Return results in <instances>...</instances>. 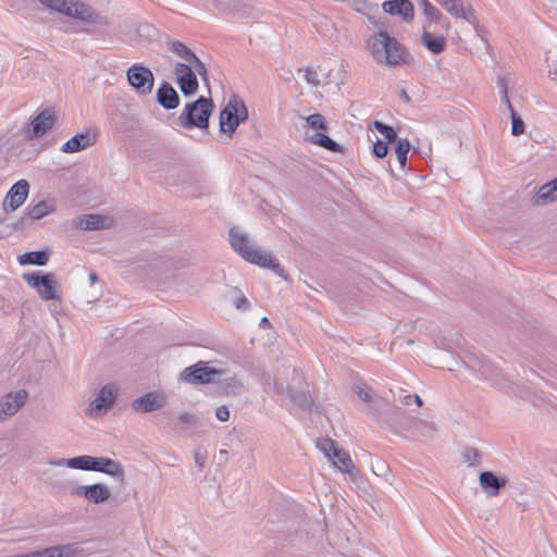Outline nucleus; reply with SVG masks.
I'll return each instance as SVG.
<instances>
[{
	"label": "nucleus",
	"instance_id": "nucleus-1",
	"mask_svg": "<svg viewBox=\"0 0 557 557\" xmlns=\"http://www.w3.org/2000/svg\"><path fill=\"white\" fill-rule=\"evenodd\" d=\"M367 48L379 64L391 67L406 63L409 58L407 49L385 30L371 36L367 41Z\"/></svg>",
	"mask_w": 557,
	"mask_h": 557
},
{
	"label": "nucleus",
	"instance_id": "nucleus-2",
	"mask_svg": "<svg viewBox=\"0 0 557 557\" xmlns=\"http://www.w3.org/2000/svg\"><path fill=\"white\" fill-rule=\"evenodd\" d=\"M228 235L232 248L246 261L277 271L280 268L277 260L270 252L256 247L247 234L232 227Z\"/></svg>",
	"mask_w": 557,
	"mask_h": 557
},
{
	"label": "nucleus",
	"instance_id": "nucleus-3",
	"mask_svg": "<svg viewBox=\"0 0 557 557\" xmlns=\"http://www.w3.org/2000/svg\"><path fill=\"white\" fill-rule=\"evenodd\" d=\"M214 109L210 98L200 96L196 101L187 103L178 117L180 125L186 129L208 128L209 117Z\"/></svg>",
	"mask_w": 557,
	"mask_h": 557
},
{
	"label": "nucleus",
	"instance_id": "nucleus-4",
	"mask_svg": "<svg viewBox=\"0 0 557 557\" xmlns=\"http://www.w3.org/2000/svg\"><path fill=\"white\" fill-rule=\"evenodd\" d=\"M45 10L54 11L69 20L107 25V20L97 14L87 2H40Z\"/></svg>",
	"mask_w": 557,
	"mask_h": 557
},
{
	"label": "nucleus",
	"instance_id": "nucleus-5",
	"mask_svg": "<svg viewBox=\"0 0 557 557\" xmlns=\"http://www.w3.org/2000/svg\"><path fill=\"white\" fill-rule=\"evenodd\" d=\"M317 448L336 467L339 471L348 474L350 479L356 480L359 475L350 455L339 448L335 441L331 438H320L317 441Z\"/></svg>",
	"mask_w": 557,
	"mask_h": 557
},
{
	"label": "nucleus",
	"instance_id": "nucleus-6",
	"mask_svg": "<svg viewBox=\"0 0 557 557\" xmlns=\"http://www.w3.org/2000/svg\"><path fill=\"white\" fill-rule=\"evenodd\" d=\"M247 119L248 110L245 102L238 96L233 95L220 112V131L231 137L238 125Z\"/></svg>",
	"mask_w": 557,
	"mask_h": 557
},
{
	"label": "nucleus",
	"instance_id": "nucleus-7",
	"mask_svg": "<svg viewBox=\"0 0 557 557\" xmlns=\"http://www.w3.org/2000/svg\"><path fill=\"white\" fill-rule=\"evenodd\" d=\"M470 369L482 380L500 391H509L512 384L509 377L503 374L502 370L493 362L484 358H475L470 361Z\"/></svg>",
	"mask_w": 557,
	"mask_h": 557
},
{
	"label": "nucleus",
	"instance_id": "nucleus-8",
	"mask_svg": "<svg viewBox=\"0 0 557 557\" xmlns=\"http://www.w3.org/2000/svg\"><path fill=\"white\" fill-rule=\"evenodd\" d=\"M264 392L268 394L287 395L293 403L301 408H309L313 403L308 389L302 387L296 389L290 385H285L277 379H274L272 382L270 376L267 377L264 383Z\"/></svg>",
	"mask_w": 557,
	"mask_h": 557
},
{
	"label": "nucleus",
	"instance_id": "nucleus-9",
	"mask_svg": "<svg viewBox=\"0 0 557 557\" xmlns=\"http://www.w3.org/2000/svg\"><path fill=\"white\" fill-rule=\"evenodd\" d=\"M24 280L27 284L35 288L44 300H60L61 293L59 290V284L52 273H32L25 274Z\"/></svg>",
	"mask_w": 557,
	"mask_h": 557
},
{
	"label": "nucleus",
	"instance_id": "nucleus-10",
	"mask_svg": "<svg viewBox=\"0 0 557 557\" xmlns=\"http://www.w3.org/2000/svg\"><path fill=\"white\" fill-rule=\"evenodd\" d=\"M127 82L136 90L138 95H149L154 85V76L152 71L143 65L135 63L128 67L126 72Z\"/></svg>",
	"mask_w": 557,
	"mask_h": 557
},
{
	"label": "nucleus",
	"instance_id": "nucleus-11",
	"mask_svg": "<svg viewBox=\"0 0 557 557\" xmlns=\"http://www.w3.org/2000/svg\"><path fill=\"white\" fill-rule=\"evenodd\" d=\"M117 395V388L114 384L103 385L98 392L96 398L90 401L86 409V416L96 418L106 413V411L114 404Z\"/></svg>",
	"mask_w": 557,
	"mask_h": 557
},
{
	"label": "nucleus",
	"instance_id": "nucleus-12",
	"mask_svg": "<svg viewBox=\"0 0 557 557\" xmlns=\"http://www.w3.org/2000/svg\"><path fill=\"white\" fill-rule=\"evenodd\" d=\"M220 374L214 368L205 367L202 362H198L193 367L186 368L181 373V379L189 384L214 383L215 376Z\"/></svg>",
	"mask_w": 557,
	"mask_h": 557
},
{
	"label": "nucleus",
	"instance_id": "nucleus-13",
	"mask_svg": "<svg viewBox=\"0 0 557 557\" xmlns=\"http://www.w3.org/2000/svg\"><path fill=\"white\" fill-rule=\"evenodd\" d=\"M28 394L25 389L11 392L0 399V422L13 417L27 401Z\"/></svg>",
	"mask_w": 557,
	"mask_h": 557
},
{
	"label": "nucleus",
	"instance_id": "nucleus-14",
	"mask_svg": "<svg viewBox=\"0 0 557 557\" xmlns=\"http://www.w3.org/2000/svg\"><path fill=\"white\" fill-rule=\"evenodd\" d=\"M214 11L219 14L233 18L244 20L252 17V7L249 2H213Z\"/></svg>",
	"mask_w": 557,
	"mask_h": 557
},
{
	"label": "nucleus",
	"instance_id": "nucleus-15",
	"mask_svg": "<svg viewBox=\"0 0 557 557\" xmlns=\"http://www.w3.org/2000/svg\"><path fill=\"white\" fill-rule=\"evenodd\" d=\"M174 73L177 85L184 96H190L198 90L197 76L188 64H175Z\"/></svg>",
	"mask_w": 557,
	"mask_h": 557
},
{
	"label": "nucleus",
	"instance_id": "nucleus-16",
	"mask_svg": "<svg viewBox=\"0 0 557 557\" xmlns=\"http://www.w3.org/2000/svg\"><path fill=\"white\" fill-rule=\"evenodd\" d=\"M445 10L455 17H462L472 24L478 35L481 36L483 28L480 27L475 11L469 2H441Z\"/></svg>",
	"mask_w": 557,
	"mask_h": 557
},
{
	"label": "nucleus",
	"instance_id": "nucleus-17",
	"mask_svg": "<svg viewBox=\"0 0 557 557\" xmlns=\"http://www.w3.org/2000/svg\"><path fill=\"white\" fill-rule=\"evenodd\" d=\"M29 191V184L25 180H20L16 182L9 190L3 201V207L5 210L8 208L11 211L16 210L21 207L25 200L27 199Z\"/></svg>",
	"mask_w": 557,
	"mask_h": 557
},
{
	"label": "nucleus",
	"instance_id": "nucleus-18",
	"mask_svg": "<svg viewBox=\"0 0 557 557\" xmlns=\"http://www.w3.org/2000/svg\"><path fill=\"white\" fill-rule=\"evenodd\" d=\"M73 494L84 497L94 504L104 503L110 498V491L108 486L101 483L77 486Z\"/></svg>",
	"mask_w": 557,
	"mask_h": 557
},
{
	"label": "nucleus",
	"instance_id": "nucleus-19",
	"mask_svg": "<svg viewBox=\"0 0 557 557\" xmlns=\"http://www.w3.org/2000/svg\"><path fill=\"white\" fill-rule=\"evenodd\" d=\"M90 471L101 472L120 481L124 480L123 466L119 461L108 457L92 456Z\"/></svg>",
	"mask_w": 557,
	"mask_h": 557
},
{
	"label": "nucleus",
	"instance_id": "nucleus-20",
	"mask_svg": "<svg viewBox=\"0 0 557 557\" xmlns=\"http://www.w3.org/2000/svg\"><path fill=\"white\" fill-rule=\"evenodd\" d=\"M164 397L156 392H149L132 403V408L136 412H152L162 408Z\"/></svg>",
	"mask_w": 557,
	"mask_h": 557
},
{
	"label": "nucleus",
	"instance_id": "nucleus-21",
	"mask_svg": "<svg viewBox=\"0 0 557 557\" xmlns=\"http://www.w3.org/2000/svg\"><path fill=\"white\" fill-rule=\"evenodd\" d=\"M96 143V136L89 132L79 133L65 141L61 151L64 153H75L91 147Z\"/></svg>",
	"mask_w": 557,
	"mask_h": 557
},
{
	"label": "nucleus",
	"instance_id": "nucleus-22",
	"mask_svg": "<svg viewBox=\"0 0 557 557\" xmlns=\"http://www.w3.org/2000/svg\"><path fill=\"white\" fill-rule=\"evenodd\" d=\"M507 484V479L495 475L492 471H483L480 473V485L482 490L490 496H498L500 490Z\"/></svg>",
	"mask_w": 557,
	"mask_h": 557
},
{
	"label": "nucleus",
	"instance_id": "nucleus-23",
	"mask_svg": "<svg viewBox=\"0 0 557 557\" xmlns=\"http://www.w3.org/2000/svg\"><path fill=\"white\" fill-rule=\"evenodd\" d=\"M74 225L81 230H104L111 225V220L108 216L100 214H84L77 216Z\"/></svg>",
	"mask_w": 557,
	"mask_h": 557
},
{
	"label": "nucleus",
	"instance_id": "nucleus-24",
	"mask_svg": "<svg viewBox=\"0 0 557 557\" xmlns=\"http://www.w3.org/2000/svg\"><path fill=\"white\" fill-rule=\"evenodd\" d=\"M158 102L168 110L175 109L180 103V97L173 86L163 82L157 91Z\"/></svg>",
	"mask_w": 557,
	"mask_h": 557
},
{
	"label": "nucleus",
	"instance_id": "nucleus-25",
	"mask_svg": "<svg viewBox=\"0 0 557 557\" xmlns=\"http://www.w3.org/2000/svg\"><path fill=\"white\" fill-rule=\"evenodd\" d=\"M55 117L54 112L51 109H46L39 113L32 122L33 136H44L54 124Z\"/></svg>",
	"mask_w": 557,
	"mask_h": 557
},
{
	"label": "nucleus",
	"instance_id": "nucleus-26",
	"mask_svg": "<svg viewBox=\"0 0 557 557\" xmlns=\"http://www.w3.org/2000/svg\"><path fill=\"white\" fill-rule=\"evenodd\" d=\"M384 12L391 15H399L404 21H411L414 16L412 2H382Z\"/></svg>",
	"mask_w": 557,
	"mask_h": 557
},
{
	"label": "nucleus",
	"instance_id": "nucleus-27",
	"mask_svg": "<svg viewBox=\"0 0 557 557\" xmlns=\"http://www.w3.org/2000/svg\"><path fill=\"white\" fill-rule=\"evenodd\" d=\"M165 46L169 51L182 59L183 62L177 64H189L196 57V54L182 41L168 38Z\"/></svg>",
	"mask_w": 557,
	"mask_h": 557
},
{
	"label": "nucleus",
	"instance_id": "nucleus-28",
	"mask_svg": "<svg viewBox=\"0 0 557 557\" xmlns=\"http://www.w3.org/2000/svg\"><path fill=\"white\" fill-rule=\"evenodd\" d=\"M557 200V177L544 184L533 198L535 205H547Z\"/></svg>",
	"mask_w": 557,
	"mask_h": 557
},
{
	"label": "nucleus",
	"instance_id": "nucleus-29",
	"mask_svg": "<svg viewBox=\"0 0 557 557\" xmlns=\"http://www.w3.org/2000/svg\"><path fill=\"white\" fill-rule=\"evenodd\" d=\"M55 209L53 202L42 200L35 205L30 203L27 207V214L33 220H39L44 216L48 215L49 213L53 212Z\"/></svg>",
	"mask_w": 557,
	"mask_h": 557
},
{
	"label": "nucleus",
	"instance_id": "nucleus-30",
	"mask_svg": "<svg viewBox=\"0 0 557 557\" xmlns=\"http://www.w3.org/2000/svg\"><path fill=\"white\" fill-rule=\"evenodd\" d=\"M309 141L312 143L313 145L323 147L324 149L332 151V152H342L343 151V147L338 143H336L335 140H333L332 138H330L327 135H325L323 133H319V132L314 133L313 135H311L309 137Z\"/></svg>",
	"mask_w": 557,
	"mask_h": 557
},
{
	"label": "nucleus",
	"instance_id": "nucleus-31",
	"mask_svg": "<svg viewBox=\"0 0 557 557\" xmlns=\"http://www.w3.org/2000/svg\"><path fill=\"white\" fill-rule=\"evenodd\" d=\"M421 40L422 44L433 53H441L446 47V40L443 36H434L430 32H423Z\"/></svg>",
	"mask_w": 557,
	"mask_h": 557
},
{
	"label": "nucleus",
	"instance_id": "nucleus-32",
	"mask_svg": "<svg viewBox=\"0 0 557 557\" xmlns=\"http://www.w3.org/2000/svg\"><path fill=\"white\" fill-rule=\"evenodd\" d=\"M49 260V255L45 250H37L26 252L20 256L18 261L21 264H34V265H45Z\"/></svg>",
	"mask_w": 557,
	"mask_h": 557
},
{
	"label": "nucleus",
	"instance_id": "nucleus-33",
	"mask_svg": "<svg viewBox=\"0 0 557 557\" xmlns=\"http://www.w3.org/2000/svg\"><path fill=\"white\" fill-rule=\"evenodd\" d=\"M91 460H92V456H89V455H82V456L69 458V462H66V467L71 468V469L90 471Z\"/></svg>",
	"mask_w": 557,
	"mask_h": 557
},
{
	"label": "nucleus",
	"instance_id": "nucleus-34",
	"mask_svg": "<svg viewBox=\"0 0 557 557\" xmlns=\"http://www.w3.org/2000/svg\"><path fill=\"white\" fill-rule=\"evenodd\" d=\"M410 149V143L407 138H398L396 140V154L401 168H405L407 163V154Z\"/></svg>",
	"mask_w": 557,
	"mask_h": 557
},
{
	"label": "nucleus",
	"instance_id": "nucleus-35",
	"mask_svg": "<svg viewBox=\"0 0 557 557\" xmlns=\"http://www.w3.org/2000/svg\"><path fill=\"white\" fill-rule=\"evenodd\" d=\"M374 128L385 138L387 139L388 141H394V140H397V135H396V132L395 129L389 126V125H386L382 122H379V121H375L374 122Z\"/></svg>",
	"mask_w": 557,
	"mask_h": 557
},
{
	"label": "nucleus",
	"instance_id": "nucleus-36",
	"mask_svg": "<svg viewBox=\"0 0 557 557\" xmlns=\"http://www.w3.org/2000/svg\"><path fill=\"white\" fill-rule=\"evenodd\" d=\"M188 65L190 69H193L196 76L198 74L203 82L208 83V72L206 64L197 55Z\"/></svg>",
	"mask_w": 557,
	"mask_h": 557
},
{
	"label": "nucleus",
	"instance_id": "nucleus-37",
	"mask_svg": "<svg viewBox=\"0 0 557 557\" xmlns=\"http://www.w3.org/2000/svg\"><path fill=\"white\" fill-rule=\"evenodd\" d=\"M306 123L313 129H326V122L322 114L314 113L306 117Z\"/></svg>",
	"mask_w": 557,
	"mask_h": 557
},
{
	"label": "nucleus",
	"instance_id": "nucleus-38",
	"mask_svg": "<svg viewBox=\"0 0 557 557\" xmlns=\"http://www.w3.org/2000/svg\"><path fill=\"white\" fill-rule=\"evenodd\" d=\"M511 116V134L513 136H519L524 133V122L522 119L516 113V111L510 112Z\"/></svg>",
	"mask_w": 557,
	"mask_h": 557
},
{
	"label": "nucleus",
	"instance_id": "nucleus-39",
	"mask_svg": "<svg viewBox=\"0 0 557 557\" xmlns=\"http://www.w3.org/2000/svg\"><path fill=\"white\" fill-rule=\"evenodd\" d=\"M423 12L426 18L431 22H437L441 17V12L431 2H422Z\"/></svg>",
	"mask_w": 557,
	"mask_h": 557
},
{
	"label": "nucleus",
	"instance_id": "nucleus-40",
	"mask_svg": "<svg viewBox=\"0 0 557 557\" xmlns=\"http://www.w3.org/2000/svg\"><path fill=\"white\" fill-rule=\"evenodd\" d=\"M462 458L469 466H475L479 463L480 454L478 449L473 447H468L462 451Z\"/></svg>",
	"mask_w": 557,
	"mask_h": 557
},
{
	"label": "nucleus",
	"instance_id": "nucleus-41",
	"mask_svg": "<svg viewBox=\"0 0 557 557\" xmlns=\"http://www.w3.org/2000/svg\"><path fill=\"white\" fill-rule=\"evenodd\" d=\"M354 392L364 403H370L372 400L371 391L364 384H356L354 386Z\"/></svg>",
	"mask_w": 557,
	"mask_h": 557
},
{
	"label": "nucleus",
	"instance_id": "nucleus-42",
	"mask_svg": "<svg viewBox=\"0 0 557 557\" xmlns=\"http://www.w3.org/2000/svg\"><path fill=\"white\" fill-rule=\"evenodd\" d=\"M304 72H305L304 78L308 84L315 86V87L320 85V81L318 78V73L315 70L307 67Z\"/></svg>",
	"mask_w": 557,
	"mask_h": 557
},
{
	"label": "nucleus",
	"instance_id": "nucleus-43",
	"mask_svg": "<svg viewBox=\"0 0 557 557\" xmlns=\"http://www.w3.org/2000/svg\"><path fill=\"white\" fill-rule=\"evenodd\" d=\"M387 144L381 139H377L373 145V152L377 158H384L387 154Z\"/></svg>",
	"mask_w": 557,
	"mask_h": 557
},
{
	"label": "nucleus",
	"instance_id": "nucleus-44",
	"mask_svg": "<svg viewBox=\"0 0 557 557\" xmlns=\"http://www.w3.org/2000/svg\"><path fill=\"white\" fill-rule=\"evenodd\" d=\"M206 459H207L206 450H203L201 448H198L195 450L194 460H195V463L198 466L199 470H202Z\"/></svg>",
	"mask_w": 557,
	"mask_h": 557
},
{
	"label": "nucleus",
	"instance_id": "nucleus-45",
	"mask_svg": "<svg viewBox=\"0 0 557 557\" xmlns=\"http://www.w3.org/2000/svg\"><path fill=\"white\" fill-rule=\"evenodd\" d=\"M178 419L182 423L195 425L198 422V418L190 412H181Z\"/></svg>",
	"mask_w": 557,
	"mask_h": 557
},
{
	"label": "nucleus",
	"instance_id": "nucleus-46",
	"mask_svg": "<svg viewBox=\"0 0 557 557\" xmlns=\"http://www.w3.org/2000/svg\"><path fill=\"white\" fill-rule=\"evenodd\" d=\"M215 417L218 420L225 422L230 418V410L226 406H220L215 410Z\"/></svg>",
	"mask_w": 557,
	"mask_h": 557
},
{
	"label": "nucleus",
	"instance_id": "nucleus-47",
	"mask_svg": "<svg viewBox=\"0 0 557 557\" xmlns=\"http://www.w3.org/2000/svg\"><path fill=\"white\" fill-rule=\"evenodd\" d=\"M234 305L237 309L239 310H247L249 308V301L248 299L245 297V295H239L235 300H234Z\"/></svg>",
	"mask_w": 557,
	"mask_h": 557
},
{
	"label": "nucleus",
	"instance_id": "nucleus-48",
	"mask_svg": "<svg viewBox=\"0 0 557 557\" xmlns=\"http://www.w3.org/2000/svg\"><path fill=\"white\" fill-rule=\"evenodd\" d=\"M500 100H502V102H504V103L506 104V107H507V109H508V111H509V112L515 111V109H513V107H512V104H511V102H510V99H509L508 92H505V91H504V92L500 95Z\"/></svg>",
	"mask_w": 557,
	"mask_h": 557
},
{
	"label": "nucleus",
	"instance_id": "nucleus-49",
	"mask_svg": "<svg viewBox=\"0 0 557 557\" xmlns=\"http://www.w3.org/2000/svg\"><path fill=\"white\" fill-rule=\"evenodd\" d=\"M497 86L499 88V94L502 95L504 91L508 92V83L506 78L499 77L497 81Z\"/></svg>",
	"mask_w": 557,
	"mask_h": 557
},
{
	"label": "nucleus",
	"instance_id": "nucleus-50",
	"mask_svg": "<svg viewBox=\"0 0 557 557\" xmlns=\"http://www.w3.org/2000/svg\"><path fill=\"white\" fill-rule=\"evenodd\" d=\"M292 374H293V382L294 383L301 384L304 382L302 375L300 373H298L296 369L292 370Z\"/></svg>",
	"mask_w": 557,
	"mask_h": 557
},
{
	"label": "nucleus",
	"instance_id": "nucleus-51",
	"mask_svg": "<svg viewBox=\"0 0 557 557\" xmlns=\"http://www.w3.org/2000/svg\"><path fill=\"white\" fill-rule=\"evenodd\" d=\"M66 462H69V459H58L49 461L50 465L57 467H66Z\"/></svg>",
	"mask_w": 557,
	"mask_h": 557
},
{
	"label": "nucleus",
	"instance_id": "nucleus-52",
	"mask_svg": "<svg viewBox=\"0 0 557 557\" xmlns=\"http://www.w3.org/2000/svg\"><path fill=\"white\" fill-rule=\"evenodd\" d=\"M259 326L261 329H269L271 326V323L267 317H263L259 322Z\"/></svg>",
	"mask_w": 557,
	"mask_h": 557
},
{
	"label": "nucleus",
	"instance_id": "nucleus-53",
	"mask_svg": "<svg viewBox=\"0 0 557 557\" xmlns=\"http://www.w3.org/2000/svg\"><path fill=\"white\" fill-rule=\"evenodd\" d=\"M412 399H413V395L408 394V395H405L404 397H401L400 401H401V404L408 406L411 404Z\"/></svg>",
	"mask_w": 557,
	"mask_h": 557
},
{
	"label": "nucleus",
	"instance_id": "nucleus-54",
	"mask_svg": "<svg viewBox=\"0 0 557 557\" xmlns=\"http://www.w3.org/2000/svg\"><path fill=\"white\" fill-rule=\"evenodd\" d=\"M400 98L405 101V102H409L410 101V97L409 95L407 94V91L405 89H401L400 90Z\"/></svg>",
	"mask_w": 557,
	"mask_h": 557
},
{
	"label": "nucleus",
	"instance_id": "nucleus-55",
	"mask_svg": "<svg viewBox=\"0 0 557 557\" xmlns=\"http://www.w3.org/2000/svg\"><path fill=\"white\" fill-rule=\"evenodd\" d=\"M419 407H421L423 405V401L421 399V397L417 394L413 395V399H412Z\"/></svg>",
	"mask_w": 557,
	"mask_h": 557
},
{
	"label": "nucleus",
	"instance_id": "nucleus-56",
	"mask_svg": "<svg viewBox=\"0 0 557 557\" xmlns=\"http://www.w3.org/2000/svg\"><path fill=\"white\" fill-rule=\"evenodd\" d=\"M89 280H90L91 283H95L98 280L97 274L95 272H91L89 274Z\"/></svg>",
	"mask_w": 557,
	"mask_h": 557
},
{
	"label": "nucleus",
	"instance_id": "nucleus-57",
	"mask_svg": "<svg viewBox=\"0 0 557 557\" xmlns=\"http://www.w3.org/2000/svg\"><path fill=\"white\" fill-rule=\"evenodd\" d=\"M232 381H233V386L242 387V384L236 379H232Z\"/></svg>",
	"mask_w": 557,
	"mask_h": 557
}]
</instances>
